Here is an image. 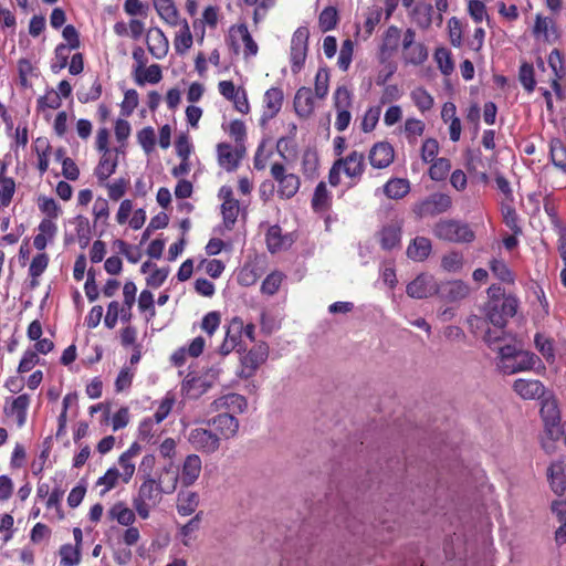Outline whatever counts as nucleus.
Here are the masks:
<instances>
[{
    "label": "nucleus",
    "mask_w": 566,
    "mask_h": 566,
    "mask_svg": "<svg viewBox=\"0 0 566 566\" xmlns=\"http://www.w3.org/2000/svg\"><path fill=\"white\" fill-rule=\"evenodd\" d=\"M163 494L165 493L157 484L155 478L150 474L144 476L137 494L133 497V507L138 516L143 520H147L150 515V511L161 502Z\"/></svg>",
    "instance_id": "1"
},
{
    "label": "nucleus",
    "mask_w": 566,
    "mask_h": 566,
    "mask_svg": "<svg viewBox=\"0 0 566 566\" xmlns=\"http://www.w3.org/2000/svg\"><path fill=\"white\" fill-rule=\"evenodd\" d=\"M432 233L438 240L450 243H471L475 239L471 227L457 219H440L433 224Z\"/></svg>",
    "instance_id": "2"
},
{
    "label": "nucleus",
    "mask_w": 566,
    "mask_h": 566,
    "mask_svg": "<svg viewBox=\"0 0 566 566\" xmlns=\"http://www.w3.org/2000/svg\"><path fill=\"white\" fill-rule=\"evenodd\" d=\"M452 205L453 201L450 195L438 191L416 201L411 207V212L420 220L434 218L448 212Z\"/></svg>",
    "instance_id": "3"
},
{
    "label": "nucleus",
    "mask_w": 566,
    "mask_h": 566,
    "mask_svg": "<svg viewBox=\"0 0 566 566\" xmlns=\"http://www.w3.org/2000/svg\"><path fill=\"white\" fill-rule=\"evenodd\" d=\"M517 306L518 301L512 294H507L501 302H488L485 305L488 322L496 328H504L507 319L516 314Z\"/></svg>",
    "instance_id": "4"
},
{
    "label": "nucleus",
    "mask_w": 566,
    "mask_h": 566,
    "mask_svg": "<svg viewBox=\"0 0 566 566\" xmlns=\"http://www.w3.org/2000/svg\"><path fill=\"white\" fill-rule=\"evenodd\" d=\"M272 178L277 184V196L281 199H291L300 190L301 179L297 175L287 172L282 163H273L270 168Z\"/></svg>",
    "instance_id": "5"
},
{
    "label": "nucleus",
    "mask_w": 566,
    "mask_h": 566,
    "mask_svg": "<svg viewBox=\"0 0 566 566\" xmlns=\"http://www.w3.org/2000/svg\"><path fill=\"white\" fill-rule=\"evenodd\" d=\"M310 30L307 27H298L291 40V70L294 74L298 73L305 64L308 51Z\"/></svg>",
    "instance_id": "6"
},
{
    "label": "nucleus",
    "mask_w": 566,
    "mask_h": 566,
    "mask_svg": "<svg viewBox=\"0 0 566 566\" xmlns=\"http://www.w3.org/2000/svg\"><path fill=\"white\" fill-rule=\"evenodd\" d=\"M416 32L407 29L402 38V59L406 64L422 65L428 59V49L421 42H416Z\"/></svg>",
    "instance_id": "7"
},
{
    "label": "nucleus",
    "mask_w": 566,
    "mask_h": 566,
    "mask_svg": "<svg viewBox=\"0 0 566 566\" xmlns=\"http://www.w3.org/2000/svg\"><path fill=\"white\" fill-rule=\"evenodd\" d=\"M541 418L544 422V429L546 436L552 441H557L558 432L562 430L563 423L560 421V412L556 400L545 399L541 406Z\"/></svg>",
    "instance_id": "8"
},
{
    "label": "nucleus",
    "mask_w": 566,
    "mask_h": 566,
    "mask_svg": "<svg viewBox=\"0 0 566 566\" xmlns=\"http://www.w3.org/2000/svg\"><path fill=\"white\" fill-rule=\"evenodd\" d=\"M188 441L193 449L206 454H212L220 448V437L206 428L192 429Z\"/></svg>",
    "instance_id": "9"
},
{
    "label": "nucleus",
    "mask_w": 566,
    "mask_h": 566,
    "mask_svg": "<svg viewBox=\"0 0 566 566\" xmlns=\"http://www.w3.org/2000/svg\"><path fill=\"white\" fill-rule=\"evenodd\" d=\"M336 165L356 185L365 172V154L358 150L350 151L346 157L336 159Z\"/></svg>",
    "instance_id": "10"
},
{
    "label": "nucleus",
    "mask_w": 566,
    "mask_h": 566,
    "mask_svg": "<svg viewBox=\"0 0 566 566\" xmlns=\"http://www.w3.org/2000/svg\"><path fill=\"white\" fill-rule=\"evenodd\" d=\"M406 292L412 298H427L438 294L439 284L432 275L421 273L407 285Z\"/></svg>",
    "instance_id": "11"
},
{
    "label": "nucleus",
    "mask_w": 566,
    "mask_h": 566,
    "mask_svg": "<svg viewBox=\"0 0 566 566\" xmlns=\"http://www.w3.org/2000/svg\"><path fill=\"white\" fill-rule=\"evenodd\" d=\"M269 356V346L265 343L258 344L242 357L241 378L254 376L256 369L266 360Z\"/></svg>",
    "instance_id": "12"
},
{
    "label": "nucleus",
    "mask_w": 566,
    "mask_h": 566,
    "mask_svg": "<svg viewBox=\"0 0 566 566\" xmlns=\"http://www.w3.org/2000/svg\"><path fill=\"white\" fill-rule=\"evenodd\" d=\"M395 150L390 143L378 142L373 145L368 154V160L373 168L384 169L392 164Z\"/></svg>",
    "instance_id": "13"
},
{
    "label": "nucleus",
    "mask_w": 566,
    "mask_h": 566,
    "mask_svg": "<svg viewBox=\"0 0 566 566\" xmlns=\"http://www.w3.org/2000/svg\"><path fill=\"white\" fill-rule=\"evenodd\" d=\"M284 101V93L281 87H271L263 96L262 120L268 122L274 118L281 111Z\"/></svg>",
    "instance_id": "14"
},
{
    "label": "nucleus",
    "mask_w": 566,
    "mask_h": 566,
    "mask_svg": "<svg viewBox=\"0 0 566 566\" xmlns=\"http://www.w3.org/2000/svg\"><path fill=\"white\" fill-rule=\"evenodd\" d=\"M118 148L115 149V154H113V151L102 153L99 161L94 169V175L99 186H104L108 178L116 171L118 166Z\"/></svg>",
    "instance_id": "15"
},
{
    "label": "nucleus",
    "mask_w": 566,
    "mask_h": 566,
    "mask_svg": "<svg viewBox=\"0 0 566 566\" xmlns=\"http://www.w3.org/2000/svg\"><path fill=\"white\" fill-rule=\"evenodd\" d=\"M539 361V358L530 352H520L511 363H502L499 368L503 374L512 375L518 371L531 370L535 364Z\"/></svg>",
    "instance_id": "16"
},
{
    "label": "nucleus",
    "mask_w": 566,
    "mask_h": 566,
    "mask_svg": "<svg viewBox=\"0 0 566 566\" xmlns=\"http://www.w3.org/2000/svg\"><path fill=\"white\" fill-rule=\"evenodd\" d=\"M514 391L525 400L539 399L545 394V387L538 379L518 378L513 384Z\"/></svg>",
    "instance_id": "17"
},
{
    "label": "nucleus",
    "mask_w": 566,
    "mask_h": 566,
    "mask_svg": "<svg viewBox=\"0 0 566 566\" xmlns=\"http://www.w3.org/2000/svg\"><path fill=\"white\" fill-rule=\"evenodd\" d=\"M218 163L227 171H234L243 156L244 148H233L228 143H220L217 146Z\"/></svg>",
    "instance_id": "18"
},
{
    "label": "nucleus",
    "mask_w": 566,
    "mask_h": 566,
    "mask_svg": "<svg viewBox=\"0 0 566 566\" xmlns=\"http://www.w3.org/2000/svg\"><path fill=\"white\" fill-rule=\"evenodd\" d=\"M147 49L150 54L160 60L166 56L169 49V42L161 29L154 27L147 32Z\"/></svg>",
    "instance_id": "19"
},
{
    "label": "nucleus",
    "mask_w": 566,
    "mask_h": 566,
    "mask_svg": "<svg viewBox=\"0 0 566 566\" xmlns=\"http://www.w3.org/2000/svg\"><path fill=\"white\" fill-rule=\"evenodd\" d=\"M202 469V462L198 454H189L185 458L181 472H180V482L182 486H191L200 476Z\"/></svg>",
    "instance_id": "20"
},
{
    "label": "nucleus",
    "mask_w": 566,
    "mask_h": 566,
    "mask_svg": "<svg viewBox=\"0 0 566 566\" xmlns=\"http://www.w3.org/2000/svg\"><path fill=\"white\" fill-rule=\"evenodd\" d=\"M547 479L552 491L562 496L566 491V461H555L547 469Z\"/></svg>",
    "instance_id": "21"
},
{
    "label": "nucleus",
    "mask_w": 566,
    "mask_h": 566,
    "mask_svg": "<svg viewBox=\"0 0 566 566\" xmlns=\"http://www.w3.org/2000/svg\"><path fill=\"white\" fill-rule=\"evenodd\" d=\"M295 113L302 118H308L315 109L313 92L310 87L302 86L294 96Z\"/></svg>",
    "instance_id": "22"
},
{
    "label": "nucleus",
    "mask_w": 566,
    "mask_h": 566,
    "mask_svg": "<svg viewBox=\"0 0 566 566\" xmlns=\"http://www.w3.org/2000/svg\"><path fill=\"white\" fill-rule=\"evenodd\" d=\"M213 406L216 410H224L223 412L241 413L247 409L248 401L244 396L231 392L216 399Z\"/></svg>",
    "instance_id": "23"
},
{
    "label": "nucleus",
    "mask_w": 566,
    "mask_h": 566,
    "mask_svg": "<svg viewBox=\"0 0 566 566\" xmlns=\"http://www.w3.org/2000/svg\"><path fill=\"white\" fill-rule=\"evenodd\" d=\"M229 36L231 41L234 43L238 39H240L244 43V56L250 57L258 54L259 46L253 40L248 25L245 23H240L237 25H232L229 31Z\"/></svg>",
    "instance_id": "24"
},
{
    "label": "nucleus",
    "mask_w": 566,
    "mask_h": 566,
    "mask_svg": "<svg viewBox=\"0 0 566 566\" xmlns=\"http://www.w3.org/2000/svg\"><path fill=\"white\" fill-rule=\"evenodd\" d=\"M211 423L224 439L233 438L239 430L238 419L229 412H220L212 418Z\"/></svg>",
    "instance_id": "25"
},
{
    "label": "nucleus",
    "mask_w": 566,
    "mask_h": 566,
    "mask_svg": "<svg viewBox=\"0 0 566 566\" xmlns=\"http://www.w3.org/2000/svg\"><path fill=\"white\" fill-rule=\"evenodd\" d=\"M402 226L400 222H390L382 227L379 232L380 247L384 250H392L400 245Z\"/></svg>",
    "instance_id": "26"
},
{
    "label": "nucleus",
    "mask_w": 566,
    "mask_h": 566,
    "mask_svg": "<svg viewBox=\"0 0 566 566\" xmlns=\"http://www.w3.org/2000/svg\"><path fill=\"white\" fill-rule=\"evenodd\" d=\"M469 292L470 287L467 283L455 280L439 285L438 294L449 302H455L467 297Z\"/></svg>",
    "instance_id": "27"
},
{
    "label": "nucleus",
    "mask_w": 566,
    "mask_h": 566,
    "mask_svg": "<svg viewBox=\"0 0 566 566\" xmlns=\"http://www.w3.org/2000/svg\"><path fill=\"white\" fill-rule=\"evenodd\" d=\"M333 196L331 191L327 189L325 181H319L315 187L311 207L314 212L323 213L328 211L332 208Z\"/></svg>",
    "instance_id": "28"
},
{
    "label": "nucleus",
    "mask_w": 566,
    "mask_h": 566,
    "mask_svg": "<svg viewBox=\"0 0 566 566\" xmlns=\"http://www.w3.org/2000/svg\"><path fill=\"white\" fill-rule=\"evenodd\" d=\"M432 251L430 239L426 237H416L407 248V256L416 262L427 260Z\"/></svg>",
    "instance_id": "29"
},
{
    "label": "nucleus",
    "mask_w": 566,
    "mask_h": 566,
    "mask_svg": "<svg viewBox=\"0 0 566 566\" xmlns=\"http://www.w3.org/2000/svg\"><path fill=\"white\" fill-rule=\"evenodd\" d=\"M158 15L169 25L180 24L179 12L174 0H153Z\"/></svg>",
    "instance_id": "30"
},
{
    "label": "nucleus",
    "mask_w": 566,
    "mask_h": 566,
    "mask_svg": "<svg viewBox=\"0 0 566 566\" xmlns=\"http://www.w3.org/2000/svg\"><path fill=\"white\" fill-rule=\"evenodd\" d=\"M199 505V494L193 491H180L177 496V512L181 516H189Z\"/></svg>",
    "instance_id": "31"
},
{
    "label": "nucleus",
    "mask_w": 566,
    "mask_h": 566,
    "mask_svg": "<svg viewBox=\"0 0 566 566\" xmlns=\"http://www.w3.org/2000/svg\"><path fill=\"white\" fill-rule=\"evenodd\" d=\"M156 481L165 494H171L176 491L180 476L170 463L163 468Z\"/></svg>",
    "instance_id": "32"
},
{
    "label": "nucleus",
    "mask_w": 566,
    "mask_h": 566,
    "mask_svg": "<svg viewBox=\"0 0 566 566\" xmlns=\"http://www.w3.org/2000/svg\"><path fill=\"white\" fill-rule=\"evenodd\" d=\"M410 191V181L406 178H390L384 185V193L389 199L399 200L405 198Z\"/></svg>",
    "instance_id": "33"
},
{
    "label": "nucleus",
    "mask_w": 566,
    "mask_h": 566,
    "mask_svg": "<svg viewBox=\"0 0 566 566\" xmlns=\"http://www.w3.org/2000/svg\"><path fill=\"white\" fill-rule=\"evenodd\" d=\"M108 516L111 520L117 521L123 526H132L136 521L135 512L129 509L124 502L115 503L108 510Z\"/></svg>",
    "instance_id": "34"
},
{
    "label": "nucleus",
    "mask_w": 566,
    "mask_h": 566,
    "mask_svg": "<svg viewBox=\"0 0 566 566\" xmlns=\"http://www.w3.org/2000/svg\"><path fill=\"white\" fill-rule=\"evenodd\" d=\"M210 386L205 378L191 374H188L182 381V390L192 398H198L205 394Z\"/></svg>",
    "instance_id": "35"
},
{
    "label": "nucleus",
    "mask_w": 566,
    "mask_h": 566,
    "mask_svg": "<svg viewBox=\"0 0 566 566\" xmlns=\"http://www.w3.org/2000/svg\"><path fill=\"white\" fill-rule=\"evenodd\" d=\"M49 261V255L44 252L38 253L35 256H33L29 266V275L31 277L30 286L32 289L36 287L40 284L39 277L46 270Z\"/></svg>",
    "instance_id": "36"
},
{
    "label": "nucleus",
    "mask_w": 566,
    "mask_h": 566,
    "mask_svg": "<svg viewBox=\"0 0 566 566\" xmlns=\"http://www.w3.org/2000/svg\"><path fill=\"white\" fill-rule=\"evenodd\" d=\"M31 399L27 394H22L17 398H13L9 412L15 417L17 424L19 427L24 426L27 421L28 409L30 406Z\"/></svg>",
    "instance_id": "37"
},
{
    "label": "nucleus",
    "mask_w": 566,
    "mask_h": 566,
    "mask_svg": "<svg viewBox=\"0 0 566 566\" xmlns=\"http://www.w3.org/2000/svg\"><path fill=\"white\" fill-rule=\"evenodd\" d=\"M549 158L552 164L566 174V146L558 138L549 142Z\"/></svg>",
    "instance_id": "38"
},
{
    "label": "nucleus",
    "mask_w": 566,
    "mask_h": 566,
    "mask_svg": "<svg viewBox=\"0 0 566 566\" xmlns=\"http://www.w3.org/2000/svg\"><path fill=\"white\" fill-rule=\"evenodd\" d=\"M266 247L271 253H276L286 247V237L282 234L280 226H271L265 235Z\"/></svg>",
    "instance_id": "39"
},
{
    "label": "nucleus",
    "mask_w": 566,
    "mask_h": 566,
    "mask_svg": "<svg viewBox=\"0 0 566 566\" xmlns=\"http://www.w3.org/2000/svg\"><path fill=\"white\" fill-rule=\"evenodd\" d=\"M7 165L1 164L0 166V189L2 191V207H8L15 192V181L12 177L6 176Z\"/></svg>",
    "instance_id": "40"
},
{
    "label": "nucleus",
    "mask_w": 566,
    "mask_h": 566,
    "mask_svg": "<svg viewBox=\"0 0 566 566\" xmlns=\"http://www.w3.org/2000/svg\"><path fill=\"white\" fill-rule=\"evenodd\" d=\"M489 268L493 275L503 283L514 284L515 275L502 259H492Z\"/></svg>",
    "instance_id": "41"
},
{
    "label": "nucleus",
    "mask_w": 566,
    "mask_h": 566,
    "mask_svg": "<svg viewBox=\"0 0 566 566\" xmlns=\"http://www.w3.org/2000/svg\"><path fill=\"white\" fill-rule=\"evenodd\" d=\"M73 223L75 224L78 244L82 249H85L88 245L92 238V229L90 221L86 217L80 214L74 218Z\"/></svg>",
    "instance_id": "42"
},
{
    "label": "nucleus",
    "mask_w": 566,
    "mask_h": 566,
    "mask_svg": "<svg viewBox=\"0 0 566 566\" xmlns=\"http://www.w3.org/2000/svg\"><path fill=\"white\" fill-rule=\"evenodd\" d=\"M180 24L181 28L175 38L174 44L176 52L184 54L191 48L193 39L187 20H182Z\"/></svg>",
    "instance_id": "43"
},
{
    "label": "nucleus",
    "mask_w": 566,
    "mask_h": 566,
    "mask_svg": "<svg viewBox=\"0 0 566 566\" xmlns=\"http://www.w3.org/2000/svg\"><path fill=\"white\" fill-rule=\"evenodd\" d=\"M410 97L416 107L421 112L426 113L433 107L434 99L432 95L424 87H416L411 91Z\"/></svg>",
    "instance_id": "44"
},
{
    "label": "nucleus",
    "mask_w": 566,
    "mask_h": 566,
    "mask_svg": "<svg viewBox=\"0 0 566 566\" xmlns=\"http://www.w3.org/2000/svg\"><path fill=\"white\" fill-rule=\"evenodd\" d=\"M302 172L306 179L314 180L318 177L319 159L316 153L305 151L302 157Z\"/></svg>",
    "instance_id": "45"
},
{
    "label": "nucleus",
    "mask_w": 566,
    "mask_h": 566,
    "mask_svg": "<svg viewBox=\"0 0 566 566\" xmlns=\"http://www.w3.org/2000/svg\"><path fill=\"white\" fill-rule=\"evenodd\" d=\"M239 200H224L221 205V213L224 228L231 230L238 219L239 214Z\"/></svg>",
    "instance_id": "46"
},
{
    "label": "nucleus",
    "mask_w": 566,
    "mask_h": 566,
    "mask_svg": "<svg viewBox=\"0 0 566 566\" xmlns=\"http://www.w3.org/2000/svg\"><path fill=\"white\" fill-rule=\"evenodd\" d=\"M433 7L431 4L418 3L412 11V19L421 29H428L432 23Z\"/></svg>",
    "instance_id": "47"
},
{
    "label": "nucleus",
    "mask_w": 566,
    "mask_h": 566,
    "mask_svg": "<svg viewBox=\"0 0 566 566\" xmlns=\"http://www.w3.org/2000/svg\"><path fill=\"white\" fill-rule=\"evenodd\" d=\"M430 163L431 166L428 171L430 179L434 181L444 180L451 170V161L448 158L441 157Z\"/></svg>",
    "instance_id": "48"
},
{
    "label": "nucleus",
    "mask_w": 566,
    "mask_h": 566,
    "mask_svg": "<svg viewBox=\"0 0 566 566\" xmlns=\"http://www.w3.org/2000/svg\"><path fill=\"white\" fill-rule=\"evenodd\" d=\"M176 403V396L171 391H168L165 397L159 401V405L151 416L153 421H158L161 423L168 415L171 412L174 406Z\"/></svg>",
    "instance_id": "49"
},
{
    "label": "nucleus",
    "mask_w": 566,
    "mask_h": 566,
    "mask_svg": "<svg viewBox=\"0 0 566 566\" xmlns=\"http://www.w3.org/2000/svg\"><path fill=\"white\" fill-rule=\"evenodd\" d=\"M260 277L258 268L254 264H244L237 274V281L241 286H252Z\"/></svg>",
    "instance_id": "50"
},
{
    "label": "nucleus",
    "mask_w": 566,
    "mask_h": 566,
    "mask_svg": "<svg viewBox=\"0 0 566 566\" xmlns=\"http://www.w3.org/2000/svg\"><path fill=\"white\" fill-rule=\"evenodd\" d=\"M438 69L443 75H450L454 70L451 52L446 48H438L434 52Z\"/></svg>",
    "instance_id": "51"
},
{
    "label": "nucleus",
    "mask_w": 566,
    "mask_h": 566,
    "mask_svg": "<svg viewBox=\"0 0 566 566\" xmlns=\"http://www.w3.org/2000/svg\"><path fill=\"white\" fill-rule=\"evenodd\" d=\"M353 105V93L345 86H338L333 94V106L335 109H350Z\"/></svg>",
    "instance_id": "52"
},
{
    "label": "nucleus",
    "mask_w": 566,
    "mask_h": 566,
    "mask_svg": "<svg viewBox=\"0 0 566 566\" xmlns=\"http://www.w3.org/2000/svg\"><path fill=\"white\" fill-rule=\"evenodd\" d=\"M338 23V12L335 7H326L318 17V27L322 32H327L336 28Z\"/></svg>",
    "instance_id": "53"
},
{
    "label": "nucleus",
    "mask_w": 566,
    "mask_h": 566,
    "mask_svg": "<svg viewBox=\"0 0 566 566\" xmlns=\"http://www.w3.org/2000/svg\"><path fill=\"white\" fill-rule=\"evenodd\" d=\"M535 347L545 358L547 363L555 360V350L553 340L541 333H537L534 338Z\"/></svg>",
    "instance_id": "54"
},
{
    "label": "nucleus",
    "mask_w": 566,
    "mask_h": 566,
    "mask_svg": "<svg viewBox=\"0 0 566 566\" xmlns=\"http://www.w3.org/2000/svg\"><path fill=\"white\" fill-rule=\"evenodd\" d=\"M284 277H285V275L280 271L271 272L263 280V282L261 284V292L269 296L274 295L279 291Z\"/></svg>",
    "instance_id": "55"
},
{
    "label": "nucleus",
    "mask_w": 566,
    "mask_h": 566,
    "mask_svg": "<svg viewBox=\"0 0 566 566\" xmlns=\"http://www.w3.org/2000/svg\"><path fill=\"white\" fill-rule=\"evenodd\" d=\"M163 77L161 69L158 64H151L147 69H144V73L134 74L136 84L144 85L146 82L156 84L160 82Z\"/></svg>",
    "instance_id": "56"
},
{
    "label": "nucleus",
    "mask_w": 566,
    "mask_h": 566,
    "mask_svg": "<svg viewBox=\"0 0 566 566\" xmlns=\"http://www.w3.org/2000/svg\"><path fill=\"white\" fill-rule=\"evenodd\" d=\"M60 556L63 566H75L81 560V548L72 544H64L60 547Z\"/></svg>",
    "instance_id": "57"
},
{
    "label": "nucleus",
    "mask_w": 566,
    "mask_h": 566,
    "mask_svg": "<svg viewBox=\"0 0 566 566\" xmlns=\"http://www.w3.org/2000/svg\"><path fill=\"white\" fill-rule=\"evenodd\" d=\"M464 258L459 251L446 253L441 259V268L447 272H458L463 268Z\"/></svg>",
    "instance_id": "58"
},
{
    "label": "nucleus",
    "mask_w": 566,
    "mask_h": 566,
    "mask_svg": "<svg viewBox=\"0 0 566 566\" xmlns=\"http://www.w3.org/2000/svg\"><path fill=\"white\" fill-rule=\"evenodd\" d=\"M400 38V29L396 25H390L384 35L381 51L389 53L396 51L399 46Z\"/></svg>",
    "instance_id": "59"
},
{
    "label": "nucleus",
    "mask_w": 566,
    "mask_h": 566,
    "mask_svg": "<svg viewBox=\"0 0 566 566\" xmlns=\"http://www.w3.org/2000/svg\"><path fill=\"white\" fill-rule=\"evenodd\" d=\"M38 207L42 213L46 214V219L50 220L59 218L62 212L61 207L51 197L40 196L38 199Z\"/></svg>",
    "instance_id": "60"
},
{
    "label": "nucleus",
    "mask_w": 566,
    "mask_h": 566,
    "mask_svg": "<svg viewBox=\"0 0 566 566\" xmlns=\"http://www.w3.org/2000/svg\"><path fill=\"white\" fill-rule=\"evenodd\" d=\"M76 95H77L78 102H81L83 104L96 101L102 95V83L96 77L88 88H86L84 86L81 87L77 91Z\"/></svg>",
    "instance_id": "61"
},
{
    "label": "nucleus",
    "mask_w": 566,
    "mask_h": 566,
    "mask_svg": "<svg viewBox=\"0 0 566 566\" xmlns=\"http://www.w3.org/2000/svg\"><path fill=\"white\" fill-rule=\"evenodd\" d=\"M159 424L158 421H153L151 417H147L143 419L138 426V439L143 442L151 443L155 442L154 438L156 436V426Z\"/></svg>",
    "instance_id": "62"
},
{
    "label": "nucleus",
    "mask_w": 566,
    "mask_h": 566,
    "mask_svg": "<svg viewBox=\"0 0 566 566\" xmlns=\"http://www.w3.org/2000/svg\"><path fill=\"white\" fill-rule=\"evenodd\" d=\"M128 185L129 180L127 178L120 177L116 179L114 182L106 181L104 187L107 188L109 199L113 201H118L126 193Z\"/></svg>",
    "instance_id": "63"
},
{
    "label": "nucleus",
    "mask_w": 566,
    "mask_h": 566,
    "mask_svg": "<svg viewBox=\"0 0 566 566\" xmlns=\"http://www.w3.org/2000/svg\"><path fill=\"white\" fill-rule=\"evenodd\" d=\"M380 114H381V106L369 107L363 116V119L360 123L361 130L364 133L373 132L378 124Z\"/></svg>",
    "instance_id": "64"
}]
</instances>
